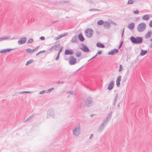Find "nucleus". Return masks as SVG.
Masks as SVG:
<instances>
[{"instance_id":"f257e3e1","label":"nucleus","mask_w":152,"mask_h":152,"mask_svg":"<svg viewBox=\"0 0 152 152\" xmlns=\"http://www.w3.org/2000/svg\"><path fill=\"white\" fill-rule=\"evenodd\" d=\"M131 41L133 43L136 44H140L143 42V39L141 37H135L133 36L130 37Z\"/></svg>"},{"instance_id":"f03ea898","label":"nucleus","mask_w":152,"mask_h":152,"mask_svg":"<svg viewBox=\"0 0 152 152\" xmlns=\"http://www.w3.org/2000/svg\"><path fill=\"white\" fill-rule=\"evenodd\" d=\"M146 25L145 23L142 22L140 23L137 26V30L139 32L143 31L145 29Z\"/></svg>"},{"instance_id":"7ed1b4c3","label":"nucleus","mask_w":152,"mask_h":152,"mask_svg":"<svg viewBox=\"0 0 152 152\" xmlns=\"http://www.w3.org/2000/svg\"><path fill=\"white\" fill-rule=\"evenodd\" d=\"M94 104V102L92 98L89 96L86 99L85 104L87 107H89L93 105Z\"/></svg>"},{"instance_id":"20e7f679","label":"nucleus","mask_w":152,"mask_h":152,"mask_svg":"<svg viewBox=\"0 0 152 152\" xmlns=\"http://www.w3.org/2000/svg\"><path fill=\"white\" fill-rule=\"evenodd\" d=\"M85 33L86 37L88 38H91L93 36L94 32L92 28H89L85 31Z\"/></svg>"},{"instance_id":"39448f33","label":"nucleus","mask_w":152,"mask_h":152,"mask_svg":"<svg viewBox=\"0 0 152 152\" xmlns=\"http://www.w3.org/2000/svg\"><path fill=\"white\" fill-rule=\"evenodd\" d=\"M112 113V112L111 111L109 114L107 115L106 118L104 119L102 121V124H103L104 125L106 126L111 118Z\"/></svg>"},{"instance_id":"423d86ee","label":"nucleus","mask_w":152,"mask_h":152,"mask_svg":"<svg viewBox=\"0 0 152 152\" xmlns=\"http://www.w3.org/2000/svg\"><path fill=\"white\" fill-rule=\"evenodd\" d=\"M55 115L54 111L53 109H50L47 111V118H49L50 117L54 118Z\"/></svg>"},{"instance_id":"0eeeda50","label":"nucleus","mask_w":152,"mask_h":152,"mask_svg":"<svg viewBox=\"0 0 152 152\" xmlns=\"http://www.w3.org/2000/svg\"><path fill=\"white\" fill-rule=\"evenodd\" d=\"M73 134L76 136H78L80 134V126L75 128L73 130Z\"/></svg>"},{"instance_id":"6e6552de","label":"nucleus","mask_w":152,"mask_h":152,"mask_svg":"<svg viewBox=\"0 0 152 152\" xmlns=\"http://www.w3.org/2000/svg\"><path fill=\"white\" fill-rule=\"evenodd\" d=\"M69 59V63L70 65H74L76 63V59L72 56H70Z\"/></svg>"},{"instance_id":"1a4fd4ad","label":"nucleus","mask_w":152,"mask_h":152,"mask_svg":"<svg viewBox=\"0 0 152 152\" xmlns=\"http://www.w3.org/2000/svg\"><path fill=\"white\" fill-rule=\"evenodd\" d=\"M80 49L85 52H88L89 51V49L84 44H83L82 47H81Z\"/></svg>"},{"instance_id":"9d476101","label":"nucleus","mask_w":152,"mask_h":152,"mask_svg":"<svg viewBox=\"0 0 152 152\" xmlns=\"http://www.w3.org/2000/svg\"><path fill=\"white\" fill-rule=\"evenodd\" d=\"M26 41V38L25 37H23L20 39L18 41V43L19 45H21L24 43Z\"/></svg>"},{"instance_id":"9b49d317","label":"nucleus","mask_w":152,"mask_h":152,"mask_svg":"<svg viewBox=\"0 0 152 152\" xmlns=\"http://www.w3.org/2000/svg\"><path fill=\"white\" fill-rule=\"evenodd\" d=\"M114 82L113 81H111L110 82L107 86V89L109 90H112L114 87Z\"/></svg>"},{"instance_id":"f8f14e48","label":"nucleus","mask_w":152,"mask_h":152,"mask_svg":"<svg viewBox=\"0 0 152 152\" xmlns=\"http://www.w3.org/2000/svg\"><path fill=\"white\" fill-rule=\"evenodd\" d=\"M73 50L72 49H66L65 51V55H72L73 54Z\"/></svg>"},{"instance_id":"ddd939ff","label":"nucleus","mask_w":152,"mask_h":152,"mask_svg":"<svg viewBox=\"0 0 152 152\" xmlns=\"http://www.w3.org/2000/svg\"><path fill=\"white\" fill-rule=\"evenodd\" d=\"M118 49L115 48L109 52L108 54L109 55H113L114 54L118 53Z\"/></svg>"},{"instance_id":"4468645a","label":"nucleus","mask_w":152,"mask_h":152,"mask_svg":"<svg viewBox=\"0 0 152 152\" xmlns=\"http://www.w3.org/2000/svg\"><path fill=\"white\" fill-rule=\"evenodd\" d=\"M15 48H7L0 51V53H6L7 52H9L11 50H15Z\"/></svg>"},{"instance_id":"2eb2a0df","label":"nucleus","mask_w":152,"mask_h":152,"mask_svg":"<svg viewBox=\"0 0 152 152\" xmlns=\"http://www.w3.org/2000/svg\"><path fill=\"white\" fill-rule=\"evenodd\" d=\"M121 75H119L117 78L116 81V85L118 87H119L120 86V82L121 81Z\"/></svg>"},{"instance_id":"dca6fc26","label":"nucleus","mask_w":152,"mask_h":152,"mask_svg":"<svg viewBox=\"0 0 152 152\" xmlns=\"http://www.w3.org/2000/svg\"><path fill=\"white\" fill-rule=\"evenodd\" d=\"M105 126H106L102 124L98 128V132H102Z\"/></svg>"},{"instance_id":"f3484780","label":"nucleus","mask_w":152,"mask_h":152,"mask_svg":"<svg viewBox=\"0 0 152 152\" xmlns=\"http://www.w3.org/2000/svg\"><path fill=\"white\" fill-rule=\"evenodd\" d=\"M77 37L76 35H75L72 38L70 41L72 43H77Z\"/></svg>"},{"instance_id":"a211bd4d","label":"nucleus","mask_w":152,"mask_h":152,"mask_svg":"<svg viewBox=\"0 0 152 152\" xmlns=\"http://www.w3.org/2000/svg\"><path fill=\"white\" fill-rule=\"evenodd\" d=\"M78 37L80 41L83 42L85 40V39L81 33H80L79 34Z\"/></svg>"},{"instance_id":"6ab92c4d","label":"nucleus","mask_w":152,"mask_h":152,"mask_svg":"<svg viewBox=\"0 0 152 152\" xmlns=\"http://www.w3.org/2000/svg\"><path fill=\"white\" fill-rule=\"evenodd\" d=\"M96 46L97 47L99 48H104L105 47L104 45L100 42L97 43Z\"/></svg>"},{"instance_id":"aec40b11","label":"nucleus","mask_w":152,"mask_h":152,"mask_svg":"<svg viewBox=\"0 0 152 152\" xmlns=\"http://www.w3.org/2000/svg\"><path fill=\"white\" fill-rule=\"evenodd\" d=\"M151 35V32L149 31L145 35V38L146 39H148L150 37Z\"/></svg>"},{"instance_id":"412c9836","label":"nucleus","mask_w":152,"mask_h":152,"mask_svg":"<svg viewBox=\"0 0 152 152\" xmlns=\"http://www.w3.org/2000/svg\"><path fill=\"white\" fill-rule=\"evenodd\" d=\"M134 23H129L128 25V28L129 29L132 30L134 28Z\"/></svg>"},{"instance_id":"4be33fe9","label":"nucleus","mask_w":152,"mask_h":152,"mask_svg":"<svg viewBox=\"0 0 152 152\" xmlns=\"http://www.w3.org/2000/svg\"><path fill=\"white\" fill-rule=\"evenodd\" d=\"M67 34V33H64L63 34H61L59 36L56 38V40H57L58 39H60L62 37H64Z\"/></svg>"},{"instance_id":"5701e85b","label":"nucleus","mask_w":152,"mask_h":152,"mask_svg":"<svg viewBox=\"0 0 152 152\" xmlns=\"http://www.w3.org/2000/svg\"><path fill=\"white\" fill-rule=\"evenodd\" d=\"M147 53V50H144L142 49L141 50L140 55L141 56H144Z\"/></svg>"},{"instance_id":"b1692460","label":"nucleus","mask_w":152,"mask_h":152,"mask_svg":"<svg viewBox=\"0 0 152 152\" xmlns=\"http://www.w3.org/2000/svg\"><path fill=\"white\" fill-rule=\"evenodd\" d=\"M103 25L105 28H107V29L109 28L110 26V24L107 21L104 22Z\"/></svg>"},{"instance_id":"393cba45","label":"nucleus","mask_w":152,"mask_h":152,"mask_svg":"<svg viewBox=\"0 0 152 152\" xmlns=\"http://www.w3.org/2000/svg\"><path fill=\"white\" fill-rule=\"evenodd\" d=\"M55 50L56 51H58L60 48V45L59 44H56L54 45Z\"/></svg>"},{"instance_id":"a878e982","label":"nucleus","mask_w":152,"mask_h":152,"mask_svg":"<svg viewBox=\"0 0 152 152\" xmlns=\"http://www.w3.org/2000/svg\"><path fill=\"white\" fill-rule=\"evenodd\" d=\"M149 18V16L148 15H144L142 17V18L143 20H147Z\"/></svg>"},{"instance_id":"bb28decb","label":"nucleus","mask_w":152,"mask_h":152,"mask_svg":"<svg viewBox=\"0 0 152 152\" xmlns=\"http://www.w3.org/2000/svg\"><path fill=\"white\" fill-rule=\"evenodd\" d=\"M26 50L29 53H31L34 51V49L32 50L30 48H27Z\"/></svg>"},{"instance_id":"cd10ccee","label":"nucleus","mask_w":152,"mask_h":152,"mask_svg":"<svg viewBox=\"0 0 152 152\" xmlns=\"http://www.w3.org/2000/svg\"><path fill=\"white\" fill-rule=\"evenodd\" d=\"M81 53L79 51L76 52L75 53V55L77 57H80L81 56Z\"/></svg>"},{"instance_id":"c85d7f7f","label":"nucleus","mask_w":152,"mask_h":152,"mask_svg":"<svg viewBox=\"0 0 152 152\" xmlns=\"http://www.w3.org/2000/svg\"><path fill=\"white\" fill-rule=\"evenodd\" d=\"M34 113L32 114L31 115H30L29 117L25 121H24L23 122H25L27 121H29L31 120L33 117H34Z\"/></svg>"},{"instance_id":"c756f323","label":"nucleus","mask_w":152,"mask_h":152,"mask_svg":"<svg viewBox=\"0 0 152 152\" xmlns=\"http://www.w3.org/2000/svg\"><path fill=\"white\" fill-rule=\"evenodd\" d=\"M33 62H34V60H32V59L26 62V65H29V64H31V63H33Z\"/></svg>"},{"instance_id":"7c9ffc66","label":"nucleus","mask_w":152,"mask_h":152,"mask_svg":"<svg viewBox=\"0 0 152 152\" xmlns=\"http://www.w3.org/2000/svg\"><path fill=\"white\" fill-rule=\"evenodd\" d=\"M104 21L102 20H99L97 22V24L99 25H101L104 23Z\"/></svg>"},{"instance_id":"2f4dec72","label":"nucleus","mask_w":152,"mask_h":152,"mask_svg":"<svg viewBox=\"0 0 152 152\" xmlns=\"http://www.w3.org/2000/svg\"><path fill=\"white\" fill-rule=\"evenodd\" d=\"M118 97V94H116L115 97H114V103H113V105L114 106H115V103L116 101V99Z\"/></svg>"},{"instance_id":"473e14b6","label":"nucleus","mask_w":152,"mask_h":152,"mask_svg":"<svg viewBox=\"0 0 152 152\" xmlns=\"http://www.w3.org/2000/svg\"><path fill=\"white\" fill-rule=\"evenodd\" d=\"M134 3V0H129L128 1L127 4H132Z\"/></svg>"},{"instance_id":"72a5a7b5","label":"nucleus","mask_w":152,"mask_h":152,"mask_svg":"<svg viewBox=\"0 0 152 152\" xmlns=\"http://www.w3.org/2000/svg\"><path fill=\"white\" fill-rule=\"evenodd\" d=\"M89 11L90 12H92L93 11H101V10H99L96 9H90L89 10Z\"/></svg>"},{"instance_id":"f704fd0d","label":"nucleus","mask_w":152,"mask_h":152,"mask_svg":"<svg viewBox=\"0 0 152 152\" xmlns=\"http://www.w3.org/2000/svg\"><path fill=\"white\" fill-rule=\"evenodd\" d=\"M45 50L40 51H39V52H38V53H37L36 54V56H37L38 55H39L40 54L42 53H45Z\"/></svg>"},{"instance_id":"c9c22d12","label":"nucleus","mask_w":152,"mask_h":152,"mask_svg":"<svg viewBox=\"0 0 152 152\" xmlns=\"http://www.w3.org/2000/svg\"><path fill=\"white\" fill-rule=\"evenodd\" d=\"M33 91H23L20 92V94H23L24 93H33Z\"/></svg>"},{"instance_id":"e433bc0d","label":"nucleus","mask_w":152,"mask_h":152,"mask_svg":"<svg viewBox=\"0 0 152 152\" xmlns=\"http://www.w3.org/2000/svg\"><path fill=\"white\" fill-rule=\"evenodd\" d=\"M67 93L69 94H75V93L73 91H67L66 92Z\"/></svg>"},{"instance_id":"4c0bfd02","label":"nucleus","mask_w":152,"mask_h":152,"mask_svg":"<svg viewBox=\"0 0 152 152\" xmlns=\"http://www.w3.org/2000/svg\"><path fill=\"white\" fill-rule=\"evenodd\" d=\"M54 89V88L53 87H52L50 88H49V89H48L47 91H48V92H51V91H52Z\"/></svg>"},{"instance_id":"58836bf2","label":"nucleus","mask_w":152,"mask_h":152,"mask_svg":"<svg viewBox=\"0 0 152 152\" xmlns=\"http://www.w3.org/2000/svg\"><path fill=\"white\" fill-rule=\"evenodd\" d=\"M63 46H61V48L59 50V51L58 52V53L59 54L60 53L62 52L63 49Z\"/></svg>"},{"instance_id":"ea45409f","label":"nucleus","mask_w":152,"mask_h":152,"mask_svg":"<svg viewBox=\"0 0 152 152\" xmlns=\"http://www.w3.org/2000/svg\"><path fill=\"white\" fill-rule=\"evenodd\" d=\"M33 40L32 39H30L27 42V43H31L33 42Z\"/></svg>"},{"instance_id":"a19ab883","label":"nucleus","mask_w":152,"mask_h":152,"mask_svg":"<svg viewBox=\"0 0 152 152\" xmlns=\"http://www.w3.org/2000/svg\"><path fill=\"white\" fill-rule=\"evenodd\" d=\"M60 55V54H59L58 53V55H57V56H56V59H55L56 60L58 61V59H59V58Z\"/></svg>"},{"instance_id":"79ce46f5","label":"nucleus","mask_w":152,"mask_h":152,"mask_svg":"<svg viewBox=\"0 0 152 152\" xmlns=\"http://www.w3.org/2000/svg\"><path fill=\"white\" fill-rule=\"evenodd\" d=\"M123 70V67L122 65L120 64L119 66V69L118 70L119 72H121Z\"/></svg>"},{"instance_id":"37998d69","label":"nucleus","mask_w":152,"mask_h":152,"mask_svg":"<svg viewBox=\"0 0 152 152\" xmlns=\"http://www.w3.org/2000/svg\"><path fill=\"white\" fill-rule=\"evenodd\" d=\"M10 38V36H7L6 37H3V40H5L6 39H8Z\"/></svg>"},{"instance_id":"c03bdc74","label":"nucleus","mask_w":152,"mask_h":152,"mask_svg":"<svg viewBox=\"0 0 152 152\" xmlns=\"http://www.w3.org/2000/svg\"><path fill=\"white\" fill-rule=\"evenodd\" d=\"M102 53V51L101 50H100L99 51H98L97 53H96V55H100Z\"/></svg>"},{"instance_id":"a18cd8bd","label":"nucleus","mask_w":152,"mask_h":152,"mask_svg":"<svg viewBox=\"0 0 152 152\" xmlns=\"http://www.w3.org/2000/svg\"><path fill=\"white\" fill-rule=\"evenodd\" d=\"M55 48V46L54 45L52 46V47H51L49 49V51H51L53 50Z\"/></svg>"},{"instance_id":"49530a36","label":"nucleus","mask_w":152,"mask_h":152,"mask_svg":"<svg viewBox=\"0 0 152 152\" xmlns=\"http://www.w3.org/2000/svg\"><path fill=\"white\" fill-rule=\"evenodd\" d=\"M123 41H122L121 42H120V43L119 44V46L118 47V49H119L121 47L122 45L123 44Z\"/></svg>"},{"instance_id":"de8ad7c7","label":"nucleus","mask_w":152,"mask_h":152,"mask_svg":"<svg viewBox=\"0 0 152 152\" xmlns=\"http://www.w3.org/2000/svg\"><path fill=\"white\" fill-rule=\"evenodd\" d=\"M45 92H46L45 91L43 90V91H41L40 92L39 94H44V93H45Z\"/></svg>"},{"instance_id":"09e8293b","label":"nucleus","mask_w":152,"mask_h":152,"mask_svg":"<svg viewBox=\"0 0 152 152\" xmlns=\"http://www.w3.org/2000/svg\"><path fill=\"white\" fill-rule=\"evenodd\" d=\"M139 12L138 10H136L135 11H134L133 13L135 14H137L139 13Z\"/></svg>"},{"instance_id":"8fccbe9b","label":"nucleus","mask_w":152,"mask_h":152,"mask_svg":"<svg viewBox=\"0 0 152 152\" xmlns=\"http://www.w3.org/2000/svg\"><path fill=\"white\" fill-rule=\"evenodd\" d=\"M149 26L151 27H152V20H151L149 23Z\"/></svg>"},{"instance_id":"3c124183","label":"nucleus","mask_w":152,"mask_h":152,"mask_svg":"<svg viewBox=\"0 0 152 152\" xmlns=\"http://www.w3.org/2000/svg\"><path fill=\"white\" fill-rule=\"evenodd\" d=\"M39 39L42 40H43L45 39V38L43 36H42L40 37Z\"/></svg>"},{"instance_id":"603ef678","label":"nucleus","mask_w":152,"mask_h":152,"mask_svg":"<svg viewBox=\"0 0 152 152\" xmlns=\"http://www.w3.org/2000/svg\"><path fill=\"white\" fill-rule=\"evenodd\" d=\"M39 46H37L34 49V51H35V50H37L39 48Z\"/></svg>"},{"instance_id":"864d4df0","label":"nucleus","mask_w":152,"mask_h":152,"mask_svg":"<svg viewBox=\"0 0 152 152\" xmlns=\"http://www.w3.org/2000/svg\"><path fill=\"white\" fill-rule=\"evenodd\" d=\"M124 29H123V30L122 31V35H121L122 37H123V34L124 32Z\"/></svg>"},{"instance_id":"5fc2aeb1","label":"nucleus","mask_w":152,"mask_h":152,"mask_svg":"<svg viewBox=\"0 0 152 152\" xmlns=\"http://www.w3.org/2000/svg\"><path fill=\"white\" fill-rule=\"evenodd\" d=\"M61 83V81H58L57 82V84H60Z\"/></svg>"},{"instance_id":"6e6d98bb","label":"nucleus","mask_w":152,"mask_h":152,"mask_svg":"<svg viewBox=\"0 0 152 152\" xmlns=\"http://www.w3.org/2000/svg\"><path fill=\"white\" fill-rule=\"evenodd\" d=\"M58 21H59L58 20H56V21H54L53 22H52V23L53 24V23H56V22H58Z\"/></svg>"},{"instance_id":"4d7b16f0","label":"nucleus","mask_w":152,"mask_h":152,"mask_svg":"<svg viewBox=\"0 0 152 152\" xmlns=\"http://www.w3.org/2000/svg\"><path fill=\"white\" fill-rule=\"evenodd\" d=\"M97 56V55L96 54L95 56H94L93 57V58H95Z\"/></svg>"},{"instance_id":"13d9d810","label":"nucleus","mask_w":152,"mask_h":152,"mask_svg":"<svg viewBox=\"0 0 152 152\" xmlns=\"http://www.w3.org/2000/svg\"><path fill=\"white\" fill-rule=\"evenodd\" d=\"M3 40V37H0V41Z\"/></svg>"},{"instance_id":"bf43d9fd","label":"nucleus","mask_w":152,"mask_h":152,"mask_svg":"<svg viewBox=\"0 0 152 152\" xmlns=\"http://www.w3.org/2000/svg\"><path fill=\"white\" fill-rule=\"evenodd\" d=\"M113 22V24L114 25H116V24L114 22Z\"/></svg>"},{"instance_id":"052dcab7","label":"nucleus","mask_w":152,"mask_h":152,"mask_svg":"<svg viewBox=\"0 0 152 152\" xmlns=\"http://www.w3.org/2000/svg\"><path fill=\"white\" fill-rule=\"evenodd\" d=\"M93 136V134H91L90 137V138H91V137H92Z\"/></svg>"},{"instance_id":"680f3d73","label":"nucleus","mask_w":152,"mask_h":152,"mask_svg":"<svg viewBox=\"0 0 152 152\" xmlns=\"http://www.w3.org/2000/svg\"><path fill=\"white\" fill-rule=\"evenodd\" d=\"M150 47L151 48H152V43L150 44Z\"/></svg>"},{"instance_id":"e2e57ef3","label":"nucleus","mask_w":152,"mask_h":152,"mask_svg":"<svg viewBox=\"0 0 152 152\" xmlns=\"http://www.w3.org/2000/svg\"><path fill=\"white\" fill-rule=\"evenodd\" d=\"M61 83L62 84H63L64 83V82L63 81H61Z\"/></svg>"},{"instance_id":"0e129e2a","label":"nucleus","mask_w":152,"mask_h":152,"mask_svg":"<svg viewBox=\"0 0 152 152\" xmlns=\"http://www.w3.org/2000/svg\"><path fill=\"white\" fill-rule=\"evenodd\" d=\"M94 58H93V57L92 58H91L89 60H88V61H89L90 60H92V59H94Z\"/></svg>"},{"instance_id":"69168bd1","label":"nucleus","mask_w":152,"mask_h":152,"mask_svg":"<svg viewBox=\"0 0 152 152\" xmlns=\"http://www.w3.org/2000/svg\"><path fill=\"white\" fill-rule=\"evenodd\" d=\"M118 107H119V106H120V105H119V103H118Z\"/></svg>"},{"instance_id":"338daca9","label":"nucleus","mask_w":152,"mask_h":152,"mask_svg":"<svg viewBox=\"0 0 152 152\" xmlns=\"http://www.w3.org/2000/svg\"><path fill=\"white\" fill-rule=\"evenodd\" d=\"M150 40L151 41H152V38L150 39Z\"/></svg>"},{"instance_id":"774afa93","label":"nucleus","mask_w":152,"mask_h":152,"mask_svg":"<svg viewBox=\"0 0 152 152\" xmlns=\"http://www.w3.org/2000/svg\"><path fill=\"white\" fill-rule=\"evenodd\" d=\"M93 115H93V114H92V115H91V116H93Z\"/></svg>"}]
</instances>
